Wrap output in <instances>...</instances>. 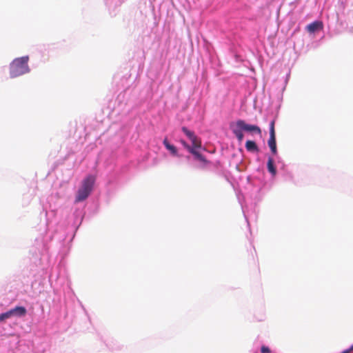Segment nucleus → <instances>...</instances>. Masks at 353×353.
<instances>
[{"label": "nucleus", "mask_w": 353, "mask_h": 353, "mask_svg": "<svg viewBox=\"0 0 353 353\" xmlns=\"http://www.w3.org/2000/svg\"><path fill=\"white\" fill-rule=\"evenodd\" d=\"M237 125L243 131H246L250 133H255L257 134H261V130L259 126L256 125L248 124L243 120H237Z\"/></svg>", "instance_id": "39448f33"}, {"label": "nucleus", "mask_w": 353, "mask_h": 353, "mask_svg": "<svg viewBox=\"0 0 353 353\" xmlns=\"http://www.w3.org/2000/svg\"><path fill=\"white\" fill-rule=\"evenodd\" d=\"M275 121L272 120L270 124V138L268 140V145L274 154L277 152L276 143V133L274 129Z\"/></svg>", "instance_id": "7ed1b4c3"}, {"label": "nucleus", "mask_w": 353, "mask_h": 353, "mask_svg": "<svg viewBox=\"0 0 353 353\" xmlns=\"http://www.w3.org/2000/svg\"><path fill=\"white\" fill-rule=\"evenodd\" d=\"M323 23L320 21H315L306 26V30L310 33H314L317 30H322Z\"/></svg>", "instance_id": "0eeeda50"}, {"label": "nucleus", "mask_w": 353, "mask_h": 353, "mask_svg": "<svg viewBox=\"0 0 353 353\" xmlns=\"http://www.w3.org/2000/svg\"><path fill=\"white\" fill-rule=\"evenodd\" d=\"M163 143L166 149H168L171 152V154H172L173 155L177 154V150L176 147L170 144L166 138L164 139Z\"/></svg>", "instance_id": "9b49d317"}, {"label": "nucleus", "mask_w": 353, "mask_h": 353, "mask_svg": "<svg viewBox=\"0 0 353 353\" xmlns=\"http://www.w3.org/2000/svg\"><path fill=\"white\" fill-rule=\"evenodd\" d=\"M351 351H353V345L350 347Z\"/></svg>", "instance_id": "dca6fc26"}, {"label": "nucleus", "mask_w": 353, "mask_h": 353, "mask_svg": "<svg viewBox=\"0 0 353 353\" xmlns=\"http://www.w3.org/2000/svg\"><path fill=\"white\" fill-rule=\"evenodd\" d=\"M267 166H268V171L272 174V175H275L276 173V168L274 165V160L272 158L270 157L268 159V163H267Z\"/></svg>", "instance_id": "f8f14e48"}, {"label": "nucleus", "mask_w": 353, "mask_h": 353, "mask_svg": "<svg viewBox=\"0 0 353 353\" xmlns=\"http://www.w3.org/2000/svg\"><path fill=\"white\" fill-rule=\"evenodd\" d=\"M95 181V177L92 175L88 176L82 181L81 187L77 191L75 202L79 203L85 200L92 190Z\"/></svg>", "instance_id": "f03ea898"}, {"label": "nucleus", "mask_w": 353, "mask_h": 353, "mask_svg": "<svg viewBox=\"0 0 353 353\" xmlns=\"http://www.w3.org/2000/svg\"><path fill=\"white\" fill-rule=\"evenodd\" d=\"M10 312L12 316H24L27 313L26 307L23 306H17L14 308L10 310Z\"/></svg>", "instance_id": "6e6552de"}, {"label": "nucleus", "mask_w": 353, "mask_h": 353, "mask_svg": "<svg viewBox=\"0 0 353 353\" xmlns=\"http://www.w3.org/2000/svg\"><path fill=\"white\" fill-rule=\"evenodd\" d=\"M232 132L236 136L239 141H241L243 139V130L237 125V121L234 125L232 127Z\"/></svg>", "instance_id": "1a4fd4ad"}, {"label": "nucleus", "mask_w": 353, "mask_h": 353, "mask_svg": "<svg viewBox=\"0 0 353 353\" xmlns=\"http://www.w3.org/2000/svg\"><path fill=\"white\" fill-rule=\"evenodd\" d=\"M12 314L9 311L5 312V313H2L0 314V322H3L5 320H6L7 319H9L10 317H12Z\"/></svg>", "instance_id": "ddd939ff"}, {"label": "nucleus", "mask_w": 353, "mask_h": 353, "mask_svg": "<svg viewBox=\"0 0 353 353\" xmlns=\"http://www.w3.org/2000/svg\"><path fill=\"white\" fill-rule=\"evenodd\" d=\"M181 143L183 145L188 149V150L192 154L195 159L198 161L203 163L204 165H206L209 163V161L201 154H200L196 150H195L192 146L189 145L185 141H181Z\"/></svg>", "instance_id": "423d86ee"}, {"label": "nucleus", "mask_w": 353, "mask_h": 353, "mask_svg": "<svg viewBox=\"0 0 353 353\" xmlns=\"http://www.w3.org/2000/svg\"><path fill=\"white\" fill-rule=\"evenodd\" d=\"M28 56L17 58L13 60L10 66V74L12 78H15L30 71L28 62Z\"/></svg>", "instance_id": "f257e3e1"}, {"label": "nucleus", "mask_w": 353, "mask_h": 353, "mask_svg": "<svg viewBox=\"0 0 353 353\" xmlns=\"http://www.w3.org/2000/svg\"><path fill=\"white\" fill-rule=\"evenodd\" d=\"M245 148L249 152H259V148L256 143L253 141L248 140L245 143Z\"/></svg>", "instance_id": "9d476101"}, {"label": "nucleus", "mask_w": 353, "mask_h": 353, "mask_svg": "<svg viewBox=\"0 0 353 353\" xmlns=\"http://www.w3.org/2000/svg\"><path fill=\"white\" fill-rule=\"evenodd\" d=\"M261 353H270V350L268 347L266 346H262L261 349Z\"/></svg>", "instance_id": "4468645a"}, {"label": "nucleus", "mask_w": 353, "mask_h": 353, "mask_svg": "<svg viewBox=\"0 0 353 353\" xmlns=\"http://www.w3.org/2000/svg\"><path fill=\"white\" fill-rule=\"evenodd\" d=\"M352 351L350 350V349H347L344 351H343L341 353H350Z\"/></svg>", "instance_id": "2eb2a0df"}, {"label": "nucleus", "mask_w": 353, "mask_h": 353, "mask_svg": "<svg viewBox=\"0 0 353 353\" xmlns=\"http://www.w3.org/2000/svg\"><path fill=\"white\" fill-rule=\"evenodd\" d=\"M183 132L189 138V139L192 142V147L195 150L199 149L201 148V141L199 138H198L194 132L189 130L186 127H183L181 128Z\"/></svg>", "instance_id": "20e7f679"}, {"label": "nucleus", "mask_w": 353, "mask_h": 353, "mask_svg": "<svg viewBox=\"0 0 353 353\" xmlns=\"http://www.w3.org/2000/svg\"><path fill=\"white\" fill-rule=\"evenodd\" d=\"M258 321H263V319H257Z\"/></svg>", "instance_id": "f3484780"}]
</instances>
